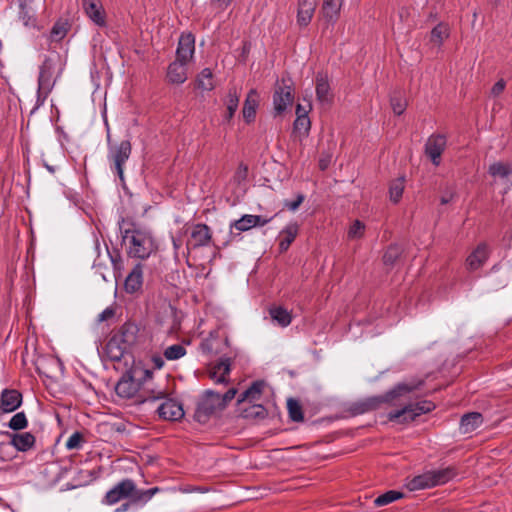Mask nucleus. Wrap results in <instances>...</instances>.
Listing matches in <instances>:
<instances>
[{"mask_svg":"<svg viewBox=\"0 0 512 512\" xmlns=\"http://www.w3.org/2000/svg\"><path fill=\"white\" fill-rule=\"evenodd\" d=\"M153 372L141 366H133L119 379L115 386L116 394L124 399L135 398L136 402L159 400L166 392L155 389L152 383Z\"/></svg>","mask_w":512,"mask_h":512,"instance_id":"1","label":"nucleus"},{"mask_svg":"<svg viewBox=\"0 0 512 512\" xmlns=\"http://www.w3.org/2000/svg\"><path fill=\"white\" fill-rule=\"evenodd\" d=\"M419 384L400 383L383 395L371 396L352 403L349 412L352 415H361L379 409L383 404L395 405V400L404 394L415 390Z\"/></svg>","mask_w":512,"mask_h":512,"instance_id":"2","label":"nucleus"},{"mask_svg":"<svg viewBox=\"0 0 512 512\" xmlns=\"http://www.w3.org/2000/svg\"><path fill=\"white\" fill-rule=\"evenodd\" d=\"M123 240L128 243V254L131 257L146 259L157 249L150 233L139 229H127Z\"/></svg>","mask_w":512,"mask_h":512,"instance_id":"3","label":"nucleus"},{"mask_svg":"<svg viewBox=\"0 0 512 512\" xmlns=\"http://www.w3.org/2000/svg\"><path fill=\"white\" fill-rule=\"evenodd\" d=\"M224 410L221 395L212 390H207L199 398L194 412V419L205 424L217 412Z\"/></svg>","mask_w":512,"mask_h":512,"instance_id":"4","label":"nucleus"},{"mask_svg":"<svg viewBox=\"0 0 512 512\" xmlns=\"http://www.w3.org/2000/svg\"><path fill=\"white\" fill-rule=\"evenodd\" d=\"M456 472L453 467L427 471L422 475L415 477L412 482L413 489H424L443 485L453 479Z\"/></svg>","mask_w":512,"mask_h":512,"instance_id":"5","label":"nucleus"},{"mask_svg":"<svg viewBox=\"0 0 512 512\" xmlns=\"http://www.w3.org/2000/svg\"><path fill=\"white\" fill-rule=\"evenodd\" d=\"M435 408L434 404L430 401H422L416 404H409L400 410L392 411L388 414L390 421L405 423L413 421L421 414L428 413Z\"/></svg>","mask_w":512,"mask_h":512,"instance_id":"6","label":"nucleus"},{"mask_svg":"<svg viewBox=\"0 0 512 512\" xmlns=\"http://www.w3.org/2000/svg\"><path fill=\"white\" fill-rule=\"evenodd\" d=\"M132 151L131 142L123 140L118 145L110 146L109 159L113 163L114 169L121 181H124L123 166L129 159Z\"/></svg>","mask_w":512,"mask_h":512,"instance_id":"7","label":"nucleus"},{"mask_svg":"<svg viewBox=\"0 0 512 512\" xmlns=\"http://www.w3.org/2000/svg\"><path fill=\"white\" fill-rule=\"evenodd\" d=\"M294 100L293 89L285 79L277 83L273 94L275 116L281 115Z\"/></svg>","mask_w":512,"mask_h":512,"instance_id":"8","label":"nucleus"},{"mask_svg":"<svg viewBox=\"0 0 512 512\" xmlns=\"http://www.w3.org/2000/svg\"><path fill=\"white\" fill-rule=\"evenodd\" d=\"M135 495V483L131 479H124L106 493L104 503L113 505L125 498H131L135 502Z\"/></svg>","mask_w":512,"mask_h":512,"instance_id":"9","label":"nucleus"},{"mask_svg":"<svg viewBox=\"0 0 512 512\" xmlns=\"http://www.w3.org/2000/svg\"><path fill=\"white\" fill-rule=\"evenodd\" d=\"M54 64L49 58H46L40 66L39 78H38V93L46 97L53 87V76Z\"/></svg>","mask_w":512,"mask_h":512,"instance_id":"10","label":"nucleus"},{"mask_svg":"<svg viewBox=\"0 0 512 512\" xmlns=\"http://www.w3.org/2000/svg\"><path fill=\"white\" fill-rule=\"evenodd\" d=\"M212 239L210 228L206 224H196L191 231L190 239L187 242V250L206 246Z\"/></svg>","mask_w":512,"mask_h":512,"instance_id":"11","label":"nucleus"},{"mask_svg":"<svg viewBox=\"0 0 512 512\" xmlns=\"http://www.w3.org/2000/svg\"><path fill=\"white\" fill-rule=\"evenodd\" d=\"M446 147V138L443 135H432L425 145V153L436 166L440 164L441 155Z\"/></svg>","mask_w":512,"mask_h":512,"instance_id":"12","label":"nucleus"},{"mask_svg":"<svg viewBox=\"0 0 512 512\" xmlns=\"http://www.w3.org/2000/svg\"><path fill=\"white\" fill-rule=\"evenodd\" d=\"M271 219L263 218L260 215H250L246 214L243 215L240 219L235 220L231 226H230V234L231 236L234 235V230H237L239 232H245L250 230L253 227L256 226H264L268 222H270Z\"/></svg>","mask_w":512,"mask_h":512,"instance_id":"13","label":"nucleus"},{"mask_svg":"<svg viewBox=\"0 0 512 512\" xmlns=\"http://www.w3.org/2000/svg\"><path fill=\"white\" fill-rule=\"evenodd\" d=\"M139 331L140 329L137 324L133 322H126L113 336L118 338V341L123 345V347L130 349L138 342Z\"/></svg>","mask_w":512,"mask_h":512,"instance_id":"14","label":"nucleus"},{"mask_svg":"<svg viewBox=\"0 0 512 512\" xmlns=\"http://www.w3.org/2000/svg\"><path fill=\"white\" fill-rule=\"evenodd\" d=\"M195 52V37L191 33L182 34L176 50V59L189 63Z\"/></svg>","mask_w":512,"mask_h":512,"instance_id":"15","label":"nucleus"},{"mask_svg":"<svg viewBox=\"0 0 512 512\" xmlns=\"http://www.w3.org/2000/svg\"><path fill=\"white\" fill-rule=\"evenodd\" d=\"M82 6L89 19L96 25H106L105 10L100 0H82Z\"/></svg>","mask_w":512,"mask_h":512,"instance_id":"16","label":"nucleus"},{"mask_svg":"<svg viewBox=\"0 0 512 512\" xmlns=\"http://www.w3.org/2000/svg\"><path fill=\"white\" fill-rule=\"evenodd\" d=\"M159 417L164 420L177 421L183 418L182 405L173 399H167L157 409Z\"/></svg>","mask_w":512,"mask_h":512,"instance_id":"17","label":"nucleus"},{"mask_svg":"<svg viewBox=\"0 0 512 512\" xmlns=\"http://www.w3.org/2000/svg\"><path fill=\"white\" fill-rule=\"evenodd\" d=\"M489 257V248L486 243H480L466 259L467 269L475 271L482 267Z\"/></svg>","mask_w":512,"mask_h":512,"instance_id":"18","label":"nucleus"},{"mask_svg":"<svg viewBox=\"0 0 512 512\" xmlns=\"http://www.w3.org/2000/svg\"><path fill=\"white\" fill-rule=\"evenodd\" d=\"M22 402V395L14 389H4L1 393L0 409L3 413L15 411Z\"/></svg>","mask_w":512,"mask_h":512,"instance_id":"19","label":"nucleus"},{"mask_svg":"<svg viewBox=\"0 0 512 512\" xmlns=\"http://www.w3.org/2000/svg\"><path fill=\"white\" fill-rule=\"evenodd\" d=\"M143 285V265L136 264L127 275L124 288L127 293L133 294L141 290Z\"/></svg>","mask_w":512,"mask_h":512,"instance_id":"20","label":"nucleus"},{"mask_svg":"<svg viewBox=\"0 0 512 512\" xmlns=\"http://www.w3.org/2000/svg\"><path fill=\"white\" fill-rule=\"evenodd\" d=\"M228 345V338L219 337L217 331H213L201 343L200 348L206 354L217 355L222 352V346Z\"/></svg>","mask_w":512,"mask_h":512,"instance_id":"21","label":"nucleus"},{"mask_svg":"<svg viewBox=\"0 0 512 512\" xmlns=\"http://www.w3.org/2000/svg\"><path fill=\"white\" fill-rule=\"evenodd\" d=\"M316 97L323 105H330L333 101L328 77L322 73H318L316 76Z\"/></svg>","mask_w":512,"mask_h":512,"instance_id":"22","label":"nucleus"},{"mask_svg":"<svg viewBox=\"0 0 512 512\" xmlns=\"http://www.w3.org/2000/svg\"><path fill=\"white\" fill-rule=\"evenodd\" d=\"M237 411L240 417L248 420H262L268 415L267 409L263 405L255 403L238 406Z\"/></svg>","mask_w":512,"mask_h":512,"instance_id":"23","label":"nucleus"},{"mask_svg":"<svg viewBox=\"0 0 512 512\" xmlns=\"http://www.w3.org/2000/svg\"><path fill=\"white\" fill-rule=\"evenodd\" d=\"M187 62L175 60L167 69V79L172 84H182L187 80Z\"/></svg>","mask_w":512,"mask_h":512,"instance_id":"24","label":"nucleus"},{"mask_svg":"<svg viewBox=\"0 0 512 512\" xmlns=\"http://www.w3.org/2000/svg\"><path fill=\"white\" fill-rule=\"evenodd\" d=\"M315 8V0H299L297 11V23L300 26H307L311 22Z\"/></svg>","mask_w":512,"mask_h":512,"instance_id":"25","label":"nucleus"},{"mask_svg":"<svg viewBox=\"0 0 512 512\" xmlns=\"http://www.w3.org/2000/svg\"><path fill=\"white\" fill-rule=\"evenodd\" d=\"M263 388V381L253 382L252 385L240 395L237 400V406L241 407L242 405L258 401L262 395Z\"/></svg>","mask_w":512,"mask_h":512,"instance_id":"26","label":"nucleus"},{"mask_svg":"<svg viewBox=\"0 0 512 512\" xmlns=\"http://www.w3.org/2000/svg\"><path fill=\"white\" fill-rule=\"evenodd\" d=\"M340 8V0H323L320 11L321 19H324L328 24L335 23L339 17Z\"/></svg>","mask_w":512,"mask_h":512,"instance_id":"27","label":"nucleus"},{"mask_svg":"<svg viewBox=\"0 0 512 512\" xmlns=\"http://www.w3.org/2000/svg\"><path fill=\"white\" fill-rule=\"evenodd\" d=\"M259 93L255 89H251L247 94L243 106V117L247 123L254 120L256 115V109L259 104Z\"/></svg>","mask_w":512,"mask_h":512,"instance_id":"28","label":"nucleus"},{"mask_svg":"<svg viewBox=\"0 0 512 512\" xmlns=\"http://www.w3.org/2000/svg\"><path fill=\"white\" fill-rule=\"evenodd\" d=\"M299 232L297 223H289L279 234V250L285 252L295 240Z\"/></svg>","mask_w":512,"mask_h":512,"instance_id":"29","label":"nucleus"},{"mask_svg":"<svg viewBox=\"0 0 512 512\" xmlns=\"http://www.w3.org/2000/svg\"><path fill=\"white\" fill-rule=\"evenodd\" d=\"M230 365L229 358L221 359L220 362L211 368L209 372L210 378L215 381V383H225L227 381L226 376L230 372Z\"/></svg>","mask_w":512,"mask_h":512,"instance_id":"30","label":"nucleus"},{"mask_svg":"<svg viewBox=\"0 0 512 512\" xmlns=\"http://www.w3.org/2000/svg\"><path fill=\"white\" fill-rule=\"evenodd\" d=\"M128 350L115 336H112L105 346L106 355L111 361H120Z\"/></svg>","mask_w":512,"mask_h":512,"instance_id":"31","label":"nucleus"},{"mask_svg":"<svg viewBox=\"0 0 512 512\" xmlns=\"http://www.w3.org/2000/svg\"><path fill=\"white\" fill-rule=\"evenodd\" d=\"M483 422L482 414L478 412L467 413L462 416L460 428L463 433H471L476 430Z\"/></svg>","mask_w":512,"mask_h":512,"instance_id":"32","label":"nucleus"},{"mask_svg":"<svg viewBox=\"0 0 512 512\" xmlns=\"http://www.w3.org/2000/svg\"><path fill=\"white\" fill-rule=\"evenodd\" d=\"M11 444L18 450V451H28L31 449L35 444V437L30 432H24V433H18L13 434L11 439Z\"/></svg>","mask_w":512,"mask_h":512,"instance_id":"33","label":"nucleus"},{"mask_svg":"<svg viewBox=\"0 0 512 512\" xmlns=\"http://www.w3.org/2000/svg\"><path fill=\"white\" fill-rule=\"evenodd\" d=\"M35 0H18L19 2V18L23 22L26 27H36V17L34 14L30 13L31 4Z\"/></svg>","mask_w":512,"mask_h":512,"instance_id":"34","label":"nucleus"},{"mask_svg":"<svg viewBox=\"0 0 512 512\" xmlns=\"http://www.w3.org/2000/svg\"><path fill=\"white\" fill-rule=\"evenodd\" d=\"M450 35L449 25L441 22L435 26L430 33V41L440 46Z\"/></svg>","mask_w":512,"mask_h":512,"instance_id":"35","label":"nucleus"},{"mask_svg":"<svg viewBox=\"0 0 512 512\" xmlns=\"http://www.w3.org/2000/svg\"><path fill=\"white\" fill-rule=\"evenodd\" d=\"M269 314L272 320L282 327H286L291 323L292 317L290 313L281 306L270 308Z\"/></svg>","mask_w":512,"mask_h":512,"instance_id":"36","label":"nucleus"},{"mask_svg":"<svg viewBox=\"0 0 512 512\" xmlns=\"http://www.w3.org/2000/svg\"><path fill=\"white\" fill-rule=\"evenodd\" d=\"M196 87L202 91H211L214 88L213 74L210 69H203L197 76Z\"/></svg>","mask_w":512,"mask_h":512,"instance_id":"37","label":"nucleus"},{"mask_svg":"<svg viewBox=\"0 0 512 512\" xmlns=\"http://www.w3.org/2000/svg\"><path fill=\"white\" fill-rule=\"evenodd\" d=\"M403 249L401 246L397 244L390 245L384 255H383V262L386 266H393L396 261L400 258L402 255Z\"/></svg>","mask_w":512,"mask_h":512,"instance_id":"38","label":"nucleus"},{"mask_svg":"<svg viewBox=\"0 0 512 512\" xmlns=\"http://www.w3.org/2000/svg\"><path fill=\"white\" fill-rule=\"evenodd\" d=\"M287 409H288L289 418L292 421L302 422L304 420L302 407L297 400H295L293 398H289L287 401Z\"/></svg>","mask_w":512,"mask_h":512,"instance_id":"39","label":"nucleus"},{"mask_svg":"<svg viewBox=\"0 0 512 512\" xmlns=\"http://www.w3.org/2000/svg\"><path fill=\"white\" fill-rule=\"evenodd\" d=\"M404 191V178H397L393 180L390 184L389 188V194H390V200L394 203H397L403 194Z\"/></svg>","mask_w":512,"mask_h":512,"instance_id":"40","label":"nucleus"},{"mask_svg":"<svg viewBox=\"0 0 512 512\" xmlns=\"http://www.w3.org/2000/svg\"><path fill=\"white\" fill-rule=\"evenodd\" d=\"M512 173V167L509 164L496 162L490 165L489 174L493 177L506 178Z\"/></svg>","mask_w":512,"mask_h":512,"instance_id":"41","label":"nucleus"},{"mask_svg":"<svg viewBox=\"0 0 512 512\" xmlns=\"http://www.w3.org/2000/svg\"><path fill=\"white\" fill-rule=\"evenodd\" d=\"M311 128V122L309 117H304V115L296 118L293 124V132L299 134L300 136H307Z\"/></svg>","mask_w":512,"mask_h":512,"instance_id":"42","label":"nucleus"},{"mask_svg":"<svg viewBox=\"0 0 512 512\" xmlns=\"http://www.w3.org/2000/svg\"><path fill=\"white\" fill-rule=\"evenodd\" d=\"M402 497H403V493H401L399 491H395V490H390V491H387V492L383 493L382 495L378 496L374 500V504L376 506H385V505H388Z\"/></svg>","mask_w":512,"mask_h":512,"instance_id":"43","label":"nucleus"},{"mask_svg":"<svg viewBox=\"0 0 512 512\" xmlns=\"http://www.w3.org/2000/svg\"><path fill=\"white\" fill-rule=\"evenodd\" d=\"M239 105V96L236 93V90H230L228 94L227 107H226V115L225 118L230 121L234 116Z\"/></svg>","mask_w":512,"mask_h":512,"instance_id":"44","label":"nucleus"},{"mask_svg":"<svg viewBox=\"0 0 512 512\" xmlns=\"http://www.w3.org/2000/svg\"><path fill=\"white\" fill-rule=\"evenodd\" d=\"M391 107L396 115L404 113L407 107V101L402 97L400 93H395L390 99Z\"/></svg>","mask_w":512,"mask_h":512,"instance_id":"45","label":"nucleus"},{"mask_svg":"<svg viewBox=\"0 0 512 512\" xmlns=\"http://www.w3.org/2000/svg\"><path fill=\"white\" fill-rule=\"evenodd\" d=\"M186 354V349L180 344H174L167 347L164 351V356L168 360H177Z\"/></svg>","mask_w":512,"mask_h":512,"instance_id":"46","label":"nucleus"},{"mask_svg":"<svg viewBox=\"0 0 512 512\" xmlns=\"http://www.w3.org/2000/svg\"><path fill=\"white\" fill-rule=\"evenodd\" d=\"M28 425V421H27V418H26V415L24 412H18L16 413L9 421V424L8 426L12 429V430H22L24 428H26Z\"/></svg>","mask_w":512,"mask_h":512,"instance_id":"47","label":"nucleus"},{"mask_svg":"<svg viewBox=\"0 0 512 512\" xmlns=\"http://www.w3.org/2000/svg\"><path fill=\"white\" fill-rule=\"evenodd\" d=\"M365 225L359 221L356 220L349 228L348 230V238L350 239H358L361 238L364 234Z\"/></svg>","mask_w":512,"mask_h":512,"instance_id":"48","label":"nucleus"},{"mask_svg":"<svg viewBox=\"0 0 512 512\" xmlns=\"http://www.w3.org/2000/svg\"><path fill=\"white\" fill-rule=\"evenodd\" d=\"M158 491V487H153L148 490H138L136 488L135 502H146L151 499Z\"/></svg>","mask_w":512,"mask_h":512,"instance_id":"49","label":"nucleus"},{"mask_svg":"<svg viewBox=\"0 0 512 512\" xmlns=\"http://www.w3.org/2000/svg\"><path fill=\"white\" fill-rule=\"evenodd\" d=\"M83 442V435L80 432L73 433L66 442V448L68 450L79 449Z\"/></svg>","mask_w":512,"mask_h":512,"instance_id":"50","label":"nucleus"},{"mask_svg":"<svg viewBox=\"0 0 512 512\" xmlns=\"http://www.w3.org/2000/svg\"><path fill=\"white\" fill-rule=\"evenodd\" d=\"M248 176V166L244 163H240L236 172H235V180L238 182L244 181Z\"/></svg>","mask_w":512,"mask_h":512,"instance_id":"51","label":"nucleus"},{"mask_svg":"<svg viewBox=\"0 0 512 512\" xmlns=\"http://www.w3.org/2000/svg\"><path fill=\"white\" fill-rule=\"evenodd\" d=\"M304 201V195L303 194H299L296 198V200L294 201H286L285 202V207L291 211H296L299 206L302 204V202Z\"/></svg>","mask_w":512,"mask_h":512,"instance_id":"52","label":"nucleus"},{"mask_svg":"<svg viewBox=\"0 0 512 512\" xmlns=\"http://www.w3.org/2000/svg\"><path fill=\"white\" fill-rule=\"evenodd\" d=\"M115 315V309L113 307H107L104 309L99 315H98V322H104L111 318H113Z\"/></svg>","mask_w":512,"mask_h":512,"instance_id":"53","label":"nucleus"},{"mask_svg":"<svg viewBox=\"0 0 512 512\" xmlns=\"http://www.w3.org/2000/svg\"><path fill=\"white\" fill-rule=\"evenodd\" d=\"M237 394L236 388H230L224 395H221V402H223V408L225 409L229 402H231Z\"/></svg>","mask_w":512,"mask_h":512,"instance_id":"54","label":"nucleus"},{"mask_svg":"<svg viewBox=\"0 0 512 512\" xmlns=\"http://www.w3.org/2000/svg\"><path fill=\"white\" fill-rule=\"evenodd\" d=\"M505 86H506L505 81H504L503 79H500L499 81H497V82L493 85V87H492V89H491V94H492L493 96H498V95H500V94L504 91Z\"/></svg>","mask_w":512,"mask_h":512,"instance_id":"55","label":"nucleus"},{"mask_svg":"<svg viewBox=\"0 0 512 512\" xmlns=\"http://www.w3.org/2000/svg\"><path fill=\"white\" fill-rule=\"evenodd\" d=\"M455 195L456 193L454 189H447L440 199L441 204L445 205L450 203L455 197Z\"/></svg>","mask_w":512,"mask_h":512,"instance_id":"56","label":"nucleus"},{"mask_svg":"<svg viewBox=\"0 0 512 512\" xmlns=\"http://www.w3.org/2000/svg\"><path fill=\"white\" fill-rule=\"evenodd\" d=\"M232 1L233 0H212V4L220 10H224L231 4Z\"/></svg>","mask_w":512,"mask_h":512,"instance_id":"57","label":"nucleus"},{"mask_svg":"<svg viewBox=\"0 0 512 512\" xmlns=\"http://www.w3.org/2000/svg\"><path fill=\"white\" fill-rule=\"evenodd\" d=\"M51 34L53 36H57L59 38H62L65 35V30L62 27L58 26V25H54V27L52 28Z\"/></svg>","mask_w":512,"mask_h":512,"instance_id":"58","label":"nucleus"},{"mask_svg":"<svg viewBox=\"0 0 512 512\" xmlns=\"http://www.w3.org/2000/svg\"><path fill=\"white\" fill-rule=\"evenodd\" d=\"M296 115L297 117L304 115V117H308V110L303 107L301 104L296 106Z\"/></svg>","mask_w":512,"mask_h":512,"instance_id":"59","label":"nucleus"},{"mask_svg":"<svg viewBox=\"0 0 512 512\" xmlns=\"http://www.w3.org/2000/svg\"><path fill=\"white\" fill-rule=\"evenodd\" d=\"M129 506L130 504L129 503H124L121 507L117 508L116 509V512H124V511H127L129 509Z\"/></svg>","mask_w":512,"mask_h":512,"instance_id":"60","label":"nucleus"},{"mask_svg":"<svg viewBox=\"0 0 512 512\" xmlns=\"http://www.w3.org/2000/svg\"><path fill=\"white\" fill-rule=\"evenodd\" d=\"M173 247L175 250H178L181 247L180 240H177L175 238H172Z\"/></svg>","mask_w":512,"mask_h":512,"instance_id":"61","label":"nucleus"},{"mask_svg":"<svg viewBox=\"0 0 512 512\" xmlns=\"http://www.w3.org/2000/svg\"><path fill=\"white\" fill-rule=\"evenodd\" d=\"M493 7H497L500 4V0H489Z\"/></svg>","mask_w":512,"mask_h":512,"instance_id":"62","label":"nucleus"},{"mask_svg":"<svg viewBox=\"0 0 512 512\" xmlns=\"http://www.w3.org/2000/svg\"><path fill=\"white\" fill-rule=\"evenodd\" d=\"M320 168L322 170L326 169L327 168V162H325L324 160H320Z\"/></svg>","mask_w":512,"mask_h":512,"instance_id":"63","label":"nucleus"},{"mask_svg":"<svg viewBox=\"0 0 512 512\" xmlns=\"http://www.w3.org/2000/svg\"><path fill=\"white\" fill-rule=\"evenodd\" d=\"M156 364H157V366H158V367H161V365H162V361H161V360L156 361Z\"/></svg>","mask_w":512,"mask_h":512,"instance_id":"64","label":"nucleus"}]
</instances>
